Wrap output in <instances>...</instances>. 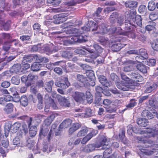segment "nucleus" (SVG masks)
Returning a JSON list of instances; mask_svg holds the SVG:
<instances>
[{
  "mask_svg": "<svg viewBox=\"0 0 158 158\" xmlns=\"http://www.w3.org/2000/svg\"><path fill=\"white\" fill-rule=\"evenodd\" d=\"M72 121L69 119H67L64 121L60 125L59 128L61 129L67 128L71 124Z\"/></svg>",
  "mask_w": 158,
  "mask_h": 158,
  "instance_id": "nucleus-25",
  "label": "nucleus"
},
{
  "mask_svg": "<svg viewBox=\"0 0 158 158\" xmlns=\"http://www.w3.org/2000/svg\"><path fill=\"white\" fill-rule=\"evenodd\" d=\"M131 76V78L136 81L141 82L143 79V77L136 72H132Z\"/></svg>",
  "mask_w": 158,
  "mask_h": 158,
  "instance_id": "nucleus-20",
  "label": "nucleus"
},
{
  "mask_svg": "<svg viewBox=\"0 0 158 158\" xmlns=\"http://www.w3.org/2000/svg\"><path fill=\"white\" fill-rule=\"evenodd\" d=\"M10 71L12 73H19V72H22L21 65L19 64L14 65L11 68Z\"/></svg>",
  "mask_w": 158,
  "mask_h": 158,
  "instance_id": "nucleus-22",
  "label": "nucleus"
},
{
  "mask_svg": "<svg viewBox=\"0 0 158 158\" xmlns=\"http://www.w3.org/2000/svg\"><path fill=\"white\" fill-rule=\"evenodd\" d=\"M118 16V15L117 12H114L110 16V21L112 23H114Z\"/></svg>",
  "mask_w": 158,
  "mask_h": 158,
  "instance_id": "nucleus-53",
  "label": "nucleus"
},
{
  "mask_svg": "<svg viewBox=\"0 0 158 158\" xmlns=\"http://www.w3.org/2000/svg\"><path fill=\"white\" fill-rule=\"evenodd\" d=\"M140 55L142 56L143 58L146 59L148 57V54L146 50L144 49H141L139 51Z\"/></svg>",
  "mask_w": 158,
  "mask_h": 158,
  "instance_id": "nucleus-49",
  "label": "nucleus"
},
{
  "mask_svg": "<svg viewBox=\"0 0 158 158\" xmlns=\"http://www.w3.org/2000/svg\"><path fill=\"white\" fill-rule=\"evenodd\" d=\"M125 4L126 7L131 8L137 7V2L134 0L126 2Z\"/></svg>",
  "mask_w": 158,
  "mask_h": 158,
  "instance_id": "nucleus-31",
  "label": "nucleus"
},
{
  "mask_svg": "<svg viewBox=\"0 0 158 158\" xmlns=\"http://www.w3.org/2000/svg\"><path fill=\"white\" fill-rule=\"evenodd\" d=\"M20 81V78L18 76H14L11 79V83L15 85H19Z\"/></svg>",
  "mask_w": 158,
  "mask_h": 158,
  "instance_id": "nucleus-44",
  "label": "nucleus"
},
{
  "mask_svg": "<svg viewBox=\"0 0 158 158\" xmlns=\"http://www.w3.org/2000/svg\"><path fill=\"white\" fill-rule=\"evenodd\" d=\"M155 8L156 5L154 2L153 1H150L149 2L148 5V9L150 11H152L154 10Z\"/></svg>",
  "mask_w": 158,
  "mask_h": 158,
  "instance_id": "nucleus-55",
  "label": "nucleus"
},
{
  "mask_svg": "<svg viewBox=\"0 0 158 158\" xmlns=\"http://www.w3.org/2000/svg\"><path fill=\"white\" fill-rule=\"evenodd\" d=\"M137 68L140 72L145 73L147 72V68L148 67L146 66L143 65L139 64L137 65H136Z\"/></svg>",
  "mask_w": 158,
  "mask_h": 158,
  "instance_id": "nucleus-35",
  "label": "nucleus"
},
{
  "mask_svg": "<svg viewBox=\"0 0 158 158\" xmlns=\"http://www.w3.org/2000/svg\"><path fill=\"white\" fill-rule=\"evenodd\" d=\"M149 84V82H147L146 84L147 87L145 90V92L148 93L151 92L152 91L156 89L158 86V84L157 83H155L151 85L148 86V85Z\"/></svg>",
  "mask_w": 158,
  "mask_h": 158,
  "instance_id": "nucleus-19",
  "label": "nucleus"
},
{
  "mask_svg": "<svg viewBox=\"0 0 158 158\" xmlns=\"http://www.w3.org/2000/svg\"><path fill=\"white\" fill-rule=\"evenodd\" d=\"M39 62H40L37 61L33 63L31 67V69L32 71H37L40 69L42 65Z\"/></svg>",
  "mask_w": 158,
  "mask_h": 158,
  "instance_id": "nucleus-26",
  "label": "nucleus"
},
{
  "mask_svg": "<svg viewBox=\"0 0 158 158\" xmlns=\"http://www.w3.org/2000/svg\"><path fill=\"white\" fill-rule=\"evenodd\" d=\"M54 84L53 81H51L46 83L45 86V89L48 92H50L52 89V86Z\"/></svg>",
  "mask_w": 158,
  "mask_h": 158,
  "instance_id": "nucleus-37",
  "label": "nucleus"
},
{
  "mask_svg": "<svg viewBox=\"0 0 158 158\" xmlns=\"http://www.w3.org/2000/svg\"><path fill=\"white\" fill-rule=\"evenodd\" d=\"M102 10V8L101 7H98L96 11L93 14L94 17L95 18L98 17L100 16V13Z\"/></svg>",
  "mask_w": 158,
  "mask_h": 158,
  "instance_id": "nucleus-58",
  "label": "nucleus"
},
{
  "mask_svg": "<svg viewBox=\"0 0 158 158\" xmlns=\"http://www.w3.org/2000/svg\"><path fill=\"white\" fill-rule=\"evenodd\" d=\"M110 145L108 144L106 145H104L103 146L102 148V149H105L103 152V156L104 158H107L110 156V154L112 153V149L110 148Z\"/></svg>",
  "mask_w": 158,
  "mask_h": 158,
  "instance_id": "nucleus-15",
  "label": "nucleus"
},
{
  "mask_svg": "<svg viewBox=\"0 0 158 158\" xmlns=\"http://www.w3.org/2000/svg\"><path fill=\"white\" fill-rule=\"evenodd\" d=\"M107 139L106 137L104 135H102L100 137V138L99 139V142H97L96 143H100L102 144L101 147H103V146L104 145H106V143H107Z\"/></svg>",
  "mask_w": 158,
  "mask_h": 158,
  "instance_id": "nucleus-39",
  "label": "nucleus"
},
{
  "mask_svg": "<svg viewBox=\"0 0 158 158\" xmlns=\"http://www.w3.org/2000/svg\"><path fill=\"white\" fill-rule=\"evenodd\" d=\"M70 43L71 44H74L76 42L82 43L85 42L86 40L84 39V37L82 35H80V34L79 36H74L71 38L69 40Z\"/></svg>",
  "mask_w": 158,
  "mask_h": 158,
  "instance_id": "nucleus-13",
  "label": "nucleus"
},
{
  "mask_svg": "<svg viewBox=\"0 0 158 158\" xmlns=\"http://www.w3.org/2000/svg\"><path fill=\"white\" fill-rule=\"evenodd\" d=\"M78 81L79 82L77 83H75L74 85L77 88L80 87H87L88 86V79L89 78L84 77L83 75L78 74L77 75Z\"/></svg>",
  "mask_w": 158,
  "mask_h": 158,
  "instance_id": "nucleus-2",
  "label": "nucleus"
},
{
  "mask_svg": "<svg viewBox=\"0 0 158 158\" xmlns=\"http://www.w3.org/2000/svg\"><path fill=\"white\" fill-rule=\"evenodd\" d=\"M149 18L152 20H155L158 18V14L156 12H152L150 14Z\"/></svg>",
  "mask_w": 158,
  "mask_h": 158,
  "instance_id": "nucleus-56",
  "label": "nucleus"
},
{
  "mask_svg": "<svg viewBox=\"0 0 158 158\" xmlns=\"http://www.w3.org/2000/svg\"><path fill=\"white\" fill-rule=\"evenodd\" d=\"M99 80L101 84L105 87L107 88L108 86H110L111 83L108 82L105 77L103 75H100L98 77Z\"/></svg>",
  "mask_w": 158,
  "mask_h": 158,
  "instance_id": "nucleus-18",
  "label": "nucleus"
},
{
  "mask_svg": "<svg viewBox=\"0 0 158 158\" xmlns=\"http://www.w3.org/2000/svg\"><path fill=\"white\" fill-rule=\"evenodd\" d=\"M0 37L2 40H8L10 39L11 37L9 33H2L0 34Z\"/></svg>",
  "mask_w": 158,
  "mask_h": 158,
  "instance_id": "nucleus-51",
  "label": "nucleus"
},
{
  "mask_svg": "<svg viewBox=\"0 0 158 158\" xmlns=\"http://www.w3.org/2000/svg\"><path fill=\"white\" fill-rule=\"evenodd\" d=\"M90 57H87L85 59V60L88 63H92L94 61V59L96 58L97 57V54L93 53H89Z\"/></svg>",
  "mask_w": 158,
  "mask_h": 158,
  "instance_id": "nucleus-33",
  "label": "nucleus"
},
{
  "mask_svg": "<svg viewBox=\"0 0 158 158\" xmlns=\"http://www.w3.org/2000/svg\"><path fill=\"white\" fill-rule=\"evenodd\" d=\"M121 79L124 80L125 82H129V83H130V84H134V83H132V81L130 79L127 77L126 75H125L124 73H121Z\"/></svg>",
  "mask_w": 158,
  "mask_h": 158,
  "instance_id": "nucleus-47",
  "label": "nucleus"
},
{
  "mask_svg": "<svg viewBox=\"0 0 158 158\" xmlns=\"http://www.w3.org/2000/svg\"><path fill=\"white\" fill-rule=\"evenodd\" d=\"M45 117V116L43 115L37 114L35 115L34 118L37 123H40Z\"/></svg>",
  "mask_w": 158,
  "mask_h": 158,
  "instance_id": "nucleus-50",
  "label": "nucleus"
},
{
  "mask_svg": "<svg viewBox=\"0 0 158 158\" xmlns=\"http://www.w3.org/2000/svg\"><path fill=\"white\" fill-rule=\"evenodd\" d=\"M83 31H92L98 30V26L96 22L93 21H89L86 25L81 27Z\"/></svg>",
  "mask_w": 158,
  "mask_h": 158,
  "instance_id": "nucleus-8",
  "label": "nucleus"
},
{
  "mask_svg": "<svg viewBox=\"0 0 158 158\" xmlns=\"http://www.w3.org/2000/svg\"><path fill=\"white\" fill-rule=\"evenodd\" d=\"M4 110L7 114L11 113L13 111V105L11 103H9L6 105Z\"/></svg>",
  "mask_w": 158,
  "mask_h": 158,
  "instance_id": "nucleus-29",
  "label": "nucleus"
},
{
  "mask_svg": "<svg viewBox=\"0 0 158 158\" xmlns=\"http://www.w3.org/2000/svg\"><path fill=\"white\" fill-rule=\"evenodd\" d=\"M156 23L155 22H150L145 27L146 30L149 32H154L156 31Z\"/></svg>",
  "mask_w": 158,
  "mask_h": 158,
  "instance_id": "nucleus-21",
  "label": "nucleus"
},
{
  "mask_svg": "<svg viewBox=\"0 0 158 158\" xmlns=\"http://www.w3.org/2000/svg\"><path fill=\"white\" fill-rule=\"evenodd\" d=\"M46 18L47 19L49 20H52L53 18L54 19L53 22L56 24L62 23L66 21L67 19V15L63 14L55 15L53 17L52 16L50 17L49 16H47Z\"/></svg>",
  "mask_w": 158,
  "mask_h": 158,
  "instance_id": "nucleus-3",
  "label": "nucleus"
},
{
  "mask_svg": "<svg viewBox=\"0 0 158 158\" xmlns=\"http://www.w3.org/2000/svg\"><path fill=\"white\" fill-rule=\"evenodd\" d=\"M88 131V129L86 127H85L80 130L77 133V136L80 137L86 135Z\"/></svg>",
  "mask_w": 158,
  "mask_h": 158,
  "instance_id": "nucleus-43",
  "label": "nucleus"
},
{
  "mask_svg": "<svg viewBox=\"0 0 158 158\" xmlns=\"http://www.w3.org/2000/svg\"><path fill=\"white\" fill-rule=\"evenodd\" d=\"M62 56L64 58L69 59L71 57V55L69 51H65L62 52L61 54Z\"/></svg>",
  "mask_w": 158,
  "mask_h": 158,
  "instance_id": "nucleus-60",
  "label": "nucleus"
},
{
  "mask_svg": "<svg viewBox=\"0 0 158 158\" xmlns=\"http://www.w3.org/2000/svg\"><path fill=\"white\" fill-rule=\"evenodd\" d=\"M20 119L22 120H26L27 121L28 126L30 127L31 125V122L32 118H31L27 116H22L19 117Z\"/></svg>",
  "mask_w": 158,
  "mask_h": 158,
  "instance_id": "nucleus-38",
  "label": "nucleus"
},
{
  "mask_svg": "<svg viewBox=\"0 0 158 158\" xmlns=\"http://www.w3.org/2000/svg\"><path fill=\"white\" fill-rule=\"evenodd\" d=\"M28 81H30L31 83L29 84H28V86L30 85L31 83L34 84L36 81L38 79V77L36 75H34L31 73H30L28 75Z\"/></svg>",
  "mask_w": 158,
  "mask_h": 158,
  "instance_id": "nucleus-28",
  "label": "nucleus"
},
{
  "mask_svg": "<svg viewBox=\"0 0 158 158\" xmlns=\"http://www.w3.org/2000/svg\"><path fill=\"white\" fill-rule=\"evenodd\" d=\"M125 23V26L126 30H132L133 27L135 28L137 27V26L135 25V22H134V23H133L130 18V19H126Z\"/></svg>",
  "mask_w": 158,
  "mask_h": 158,
  "instance_id": "nucleus-17",
  "label": "nucleus"
},
{
  "mask_svg": "<svg viewBox=\"0 0 158 158\" xmlns=\"http://www.w3.org/2000/svg\"><path fill=\"white\" fill-rule=\"evenodd\" d=\"M156 117L158 118V114H156ZM148 133H149L150 136L155 137L156 136L158 139V124L156 126L155 128L149 129L146 131Z\"/></svg>",
  "mask_w": 158,
  "mask_h": 158,
  "instance_id": "nucleus-12",
  "label": "nucleus"
},
{
  "mask_svg": "<svg viewBox=\"0 0 158 158\" xmlns=\"http://www.w3.org/2000/svg\"><path fill=\"white\" fill-rule=\"evenodd\" d=\"M74 67V65L69 62H66V65L65 68H64V70L66 72L69 71L70 69H72Z\"/></svg>",
  "mask_w": 158,
  "mask_h": 158,
  "instance_id": "nucleus-59",
  "label": "nucleus"
},
{
  "mask_svg": "<svg viewBox=\"0 0 158 158\" xmlns=\"http://www.w3.org/2000/svg\"><path fill=\"white\" fill-rule=\"evenodd\" d=\"M94 48L95 50L89 48H87L86 50L89 52V53H93L95 54H97V56H98L102 52V48L98 45L97 44H94Z\"/></svg>",
  "mask_w": 158,
  "mask_h": 158,
  "instance_id": "nucleus-9",
  "label": "nucleus"
},
{
  "mask_svg": "<svg viewBox=\"0 0 158 158\" xmlns=\"http://www.w3.org/2000/svg\"><path fill=\"white\" fill-rule=\"evenodd\" d=\"M129 63V64L127 65L124 68V70L126 72L131 71L134 69V67L136 66V64L134 61H130Z\"/></svg>",
  "mask_w": 158,
  "mask_h": 158,
  "instance_id": "nucleus-23",
  "label": "nucleus"
},
{
  "mask_svg": "<svg viewBox=\"0 0 158 158\" xmlns=\"http://www.w3.org/2000/svg\"><path fill=\"white\" fill-rule=\"evenodd\" d=\"M127 131L129 135L131 134L132 132H134L136 134L139 132L138 130L135 128H133L131 125H130L127 127Z\"/></svg>",
  "mask_w": 158,
  "mask_h": 158,
  "instance_id": "nucleus-34",
  "label": "nucleus"
},
{
  "mask_svg": "<svg viewBox=\"0 0 158 158\" xmlns=\"http://www.w3.org/2000/svg\"><path fill=\"white\" fill-rule=\"evenodd\" d=\"M49 128L48 127L45 126L43 125L40 131V133L44 136L47 135V133L48 132Z\"/></svg>",
  "mask_w": 158,
  "mask_h": 158,
  "instance_id": "nucleus-48",
  "label": "nucleus"
},
{
  "mask_svg": "<svg viewBox=\"0 0 158 158\" xmlns=\"http://www.w3.org/2000/svg\"><path fill=\"white\" fill-rule=\"evenodd\" d=\"M35 58H36V60L37 61L44 63H47L48 62V59L46 57H43L37 55H35Z\"/></svg>",
  "mask_w": 158,
  "mask_h": 158,
  "instance_id": "nucleus-40",
  "label": "nucleus"
},
{
  "mask_svg": "<svg viewBox=\"0 0 158 158\" xmlns=\"http://www.w3.org/2000/svg\"><path fill=\"white\" fill-rule=\"evenodd\" d=\"M10 21H8L5 22L4 20H0V26H3L5 30L7 31L9 30L10 27Z\"/></svg>",
  "mask_w": 158,
  "mask_h": 158,
  "instance_id": "nucleus-24",
  "label": "nucleus"
},
{
  "mask_svg": "<svg viewBox=\"0 0 158 158\" xmlns=\"http://www.w3.org/2000/svg\"><path fill=\"white\" fill-rule=\"evenodd\" d=\"M55 85L57 87H60L63 89H65L70 85L67 77H65L63 78H60L56 81Z\"/></svg>",
  "mask_w": 158,
  "mask_h": 158,
  "instance_id": "nucleus-4",
  "label": "nucleus"
},
{
  "mask_svg": "<svg viewBox=\"0 0 158 158\" xmlns=\"http://www.w3.org/2000/svg\"><path fill=\"white\" fill-rule=\"evenodd\" d=\"M124 46V44L115 43L111 46V48L114 51H118L120 50Z\"/></svg>",
  "mask_w": 158,
  "mask_h": 158,
  "instance_id": "nucleus-32",
  "label": "nucleus"
},
{
  "mask_svg": "<svg viewBox=\"0 0 158 158\" xmlns=\"http://www.w3.org/2000/svg\"><path fill=\"white\" fill-rule=\"evenodd\" d=\"M37 129L35 126L31 127L30 128L29 133L30 136L32 137L36 134Z\"/></svg>",
  "mask_w": 158,
  "mask_h": 158,
  "instance_id": "nucleus-41",
  "label": "nucleus"
},
{
  "mask_svg": "<svg viewBox=\"0 0 158 158\" xmlns=\"http://www.w3.org/2000/svg\"><path fill=\"white\" fill-rule=\"evenodd\" d=\"M135 23H136L137 25L139 27H141L142 25V19L141 17V16L139 15H136L135 17Z\"/></svg>",
  "mask_w": 158,
  "mask_h": 158,
  "instance_id": "nucleus-46",
  "label": "nucleus"
},
{
  "mask_svg": "<svg viewBox=\"0 0 158 158\" xmlns=\"http://www.w3.org/2000/svg\"><path fill=\"white\" fill-rule=\"evenodd\" d=\"M152 47L154 50H158V39L154 40L152 43Z\"/></svg>",
  "mask_w": 158,
  "mask_h": 158,
  "instance_id": "nucleus-62",
  "label": "nucleus"
},
{
  "mask_svg": "<svg viewBox=\"0 0 158 158\" xmlns=\"http://www.w3.org/2000/svg\"><path fill=\"white\" fill-rule=\"evenodd\" d=\"M19 101L21 105L23 106H26L28 104V100L26 96H22Z\"/></svg>",
  "mask_w": 158,
  "mask_h": 158,
  "instance_id": "nucleus-36",
  "label": "nucleus"
},
{
  "mask_svg": "<svg viewBox=\"0 0 158 158\" xmlns=\"http://www.w3.org/2000/svg\"><path fill=\"white\" fill-rule=\"evenodd\" d=\"M57 125V124L56 123L53 124L52 125L50 132H49L48 135L47 136V138L48 140L50 139V138L52 132L53 131L55 132V135H58L60 134V130L61 128H59L60 129H56V128Z\"/></svg>",
  "mask_w": 158,
  "mask_h": 158,
  "instance_id": "nucleus-14",
  "label": "nucleus"
},
{
  "mask_svg": "<svg viewBox=\"0 0 158 158\" xmlns=\"http://www.w3.org/2000/svg\"><path fill=\"white\" fill-rule=\"evenodd\" d=\"M137 123L140 127H143L147 125L148 121V120L145 118H139L137 119Z\"/></svg>",
  "mask_w": 158,
  "mask_h": 158,
  "instance_id": "nucleus-27",
  "label": "nucleus"
},
{
  "mask_svg": "<svg viewBox=\"0 0 158 158\" xmlns=\"http://www.w3.org/2000/svg\"><path fill=\"white\" fill-rule=\"evenodd\" d=\"M102 144L100 143L89 144L85 146L82 149L85 152L89 153L92 152L101 147Z\"/></svg>",
  "mask_w": 158,
  "mask_h": 158,
  "instance_id": "nucleus-7",
  "label": "nucleus"
},
{
  "mask_svg": "<svg viewBox=\"0 0 158 158\" xmlns=\"http://www.w3.org/2000/svg\"><path fill=\"white\" fill-rule=\"evenodd\" d=\"M117 87L119 89L123 91H127L133 88L134 84H131L129 82H127L121 81L116 83Z\"/></svg>",
  "mask_w": 158,
  "mask_h": 158,
  "instance_id": "nucleus-5",
  "label": "nucleus"
},
{
  "mask_svg": "<svg viewBox=\"0 0 158 158\" xmlns=\"http://www.w3.org/2000/svg\"><path fill=\"white\" fill-rule=\"evenodd\" d=\"M58 101L60 105L65 107H69L70 106V103L65 98L60 96L58 98Z\"/></svg>",
  "mask_w": 158,
  "mask_h": 158,
  "instance_id": "nucleus-16",
  "label": "nucleus"
},
{
  "mask_svg": "<svg viewBox=\"0 0 158 158\" xmlns=\"http://www.w3.org/2000/svg\"><path fill=\"white\" fill-rule=\"evenodd\" d=\"M9 100V101L11 100L15 102H18L19 101L20 98L18 93L16 94H13L12 95H7Z\"/></svg>",
  "mask_w": 158,
  "mask_h": 158,
  "instance_id": "nucleus-30",
  "label": "nucleus"
},
{
  "mask_svg": "<svg viewBox=\"0 0 158 158\" xmlns=\"http://www.w3.org/2000/svg\"><path fill=\"white\" fill-rule=\"evenodd\" d=\"M36 55H34L33 56H26L24 57V60L25 62H31L33 60V59H35V56Z\"/></svg>",
  "mask_w": 158,
  "mask_h": 158,
  "instance_id": "nucleus-45",
  "label": "nucleus"
},
{
  "mask_svg": "<svg viewBox=\"0 0 158 158\" xmlns=\"http://www.w3.org/2000/svg\"><path fill=\"white\" fill-rule=\"evenodd\" d=\"M73 96L75 100L77 102H82L85 98L84 94L81 92H75Z\"/></svg>",
  "mask_w": 158,
  "mask_h": 158,
  "instance_id": "nucleus-10",
  "label": "nucleus"
},
{
  "mask_svg": "<svg viewBox=\"0 0 158 158\" xmlns=\"http://www.w3.org/2000/svg\"><path fill=\"white\" fill-rule=\"evenodd\" d=\"M10 43L7 42H5L2 47V49L6 52H7L10 48Z\"/></svg>",
  "mask_w": 158,
  "mask_h": 158,
  "instance_id": "nucleus-61",
  "label": "nucleus"
},
{
  "mask_svg": "<svg viewBox=\"0 0 158 158\" xmlns=\"http://www.w3.org/2000/svg\"><path fill=\"white\" fill-rule=\"evenodd\" d=\"M85 115L84 117L87 118L91 116L92 115V110L89 108H87L85 109Z\"/></svg>",
  "mask_w": 158,
  "mask_h": 158,
  "instance_id": "nucleus-57",
  "label": "nucleus"
},
{
  "mask_svg": "<svg viewBox=\"0 0 158 158\" xmlns=\"http://www.w3.org/2000/svg\"><path fill=\"white\" fill-rule=\"evenodd\" d=\"M70 31V32L73 35L69 38V40L72 37L79 36L80 33H79V30L77 29L76 28L72 29Z\"/></svg>",
  "mask_w": 158,
  "mask_h": 158,
  "instance_id": "nucleus-54",
  "label": "nucleus"
},
{
  "mask_svg": "<svg viewBox=\"0 0 158 158\" xmlns=\"http://www.w3.org/2000/svg\"><path fill=\"white\" fill-rule=\"evenodd\" d=\"M97 30V33L102 34H106L108 32L109 34H113L115 33L117 34L118 28H117L115 27H111L109 26L106 27L104 24H102L98 26Z\"/></svg>",
  "mask_w": 158,
  "mask_h": 158,
  "instance_id": "nucleus-1",
  "label": "nucleus"
},
{
  "mask_svg": "<svg viewBox=\"0 0 158 158\" xmlns=\"http://www.w3.org/2000/svg\"><path fill=\"white\" fill-rule=\"evenodd\" d=\"M43 50L45 52H47V53L49 54L56 52L58 51L57 47H55L52 44H50L49 45L45 46Z\"/></svg>",
  "mask_w": 158,
  "mask_h": 158,
  "instance_id": "nucleus-11",
  "label": "nucleus"
},
{
  "mask_svg": "<svg viewBox=\"0 0 158 158\" xmlns=\"http://www.w3.org/2000/svg\"><path fill=\"white\" fill-rule=\"evenodd\" d=\"M104 89L101 87L97 86L96 87V93L95 94L97 95H101V93H102Z\"/></svg>",
  "mask_w": 158,
  "mask_h": 158,
  "instance_id": "nucleus-64",
  "label": "nucleus"
},
{
  "mask_svg": "<svg viewBox=\"0 0 158 158\" xmlns=\"http://www.w3.org/2000/svg\"><path fill=\"white\" fill-rule=\"evenodd\" d=\"M9 101L7 95L4 98L1 97L0 98V104L4 106L6 104V102Z\"/></svg>",
  "mask_w": 158,
  "mask_h": 158,
  "instance_id": "nucleus-52",
  "label": "nucleus"
},
{
  "mask_svg": "<svg viewBox=\"0 0 158 158\" xmlns=\"http://www.w3.org/2000/svg\"><path fill=\"white\" fill-rule=\"evenodd\" d=\"M98 132V131L97 130L92 131L90 133L88 134L87 135L88 139L89 140H90Z\"/></svg>",
  "mask_w": 158,
  "mask_h": 158,
  "instance_id": "nucleus-63",
  "label": "nucleus"
},
{
  "mask_svg": "<svg viewBox=\"0 0 158 158\" xmlns=\"http://www.w3.org/2000/svg\"><path fill=\"white\" fill-rule=\"evenodd\" d=\"M142 115L144 117L151 119L152 118L153 116L150 112L147 110H143L142 113Z\"/></svg>",
  "mask_w": 158,
  "mask_h": 158,
  "instance_id": "nucleus-42",
  "label": "nucleus"
},
{
  "mask_svg": "<svg viewBox=\"0 0 158 158\" xmlns=\"http://www.w3.org/2000/svg\"><path fill=\"white\" fill-rule=\"evenodd\" d=\"M133 29L134 27H133L132 30H127L128 31L122 32V30L121 27H118L117 34L127 36L128 37L135 39V38L137 37V35L135 34Z\"/></svg>",
  "mask_w": 158,
  "mask_h": 158,
  "instance_id": "nucleus-6",
  "label": "nucleus"
}]
</instances>
